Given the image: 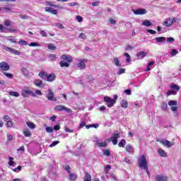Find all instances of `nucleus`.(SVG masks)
<instances>
[{
    "instance_id": "nucleus-55",
    "label": "nucleus",
    "mask_w": 181,
    "mask_h": 181,
    "mask_svg": "<svg viewBox=\"0 0 181 181\" xmlns=\"http://www.w3.org/2000/svg\"><path fill=\"white\" fill-rule=\"evenodd\" d=\"M58 144H60V141H55L49 145V148H53V146H56V145H57Z\"/></svg>"
},
{
    "instance_id": "nucleus-29",
    "label": "nucleus",
    "mask_w": 181,
    "mask_h": 181,
    "mask_svg": "<svg viewBox=\"0 0 181 181\" xmlns=\"http://www.w3.org/2000/svg\"><path fill=\"white\" fill-rule=\"evenodd\" d=\"M26 124L28 125V128H30V129H35L36 128V124L33 122H28Z\"/></svg>"
},
{
    "instance_id": "nucleus-48",
    "label": "nucleus",
    "mask_w": 181,
    "mask_h": 181,
    "mask_svg": "<svg viewBox=\"0 0 181 181\" xmlns=\"http://www.w3.org/2000/svg\"><path fill=\"white\" fill-rule=\"evenodd\" d=\"M18 45H21V46H28V42L23 40H21L18 42Z\"/></svg>"
},
{
    "instance_id": "nucleus-9",
    "label": "nucleus",
    "mask_w": 181,
    "mask_h": 181,
    "mask_svg": "<svg viewBox=\"0 0 181 181\" xmlns=\"http://www.w3.org/2000/svg\"><path fill=\"white\" fill-rule=\"evenodd\" d=\"M4 49L6 50V52H9L10 53H13V54H16L17 56H21V52L13 49V48H11V47H4Z\"/></svg>"
},
{
    "instance_id": "nucleus-37",
    "label": "nucleus",
    "mask_w": 181,
    "mask_h": 181,
    "mask_svg": "<svg viewBox=\"0 0 181 181\" xmlns=\"http://www.w3.org/2000/svg\"><path fill=\"white\" fill-rule=\"evenodd\" d=\"M96 145L100 148H105V146H107L106 143L99 142L98 141H96Z\"/></svg>"
},
{
    "instance_id": "nucleus-5",
    "label": "nucleus",
    "mask_w": 181,
    "mask_h": 181,
    "mask_svg": "<svg viewBox=\"0 0 181 181\" xmlns=\"http://www.w3.org/2000/svg\"><path fill=\"white\" fill-rule=\"evenodd\" d=\"M86 63H87V59H78L77 67L80 69V70H84V69H86Z\"/></svg>"
},
{
    "instance_id": "nucleus-1",
    "label": "nucleus",
    "mask_w": 181,
    "mask_h": 181,
    "mask_svg": "<svg viewBox=\"0 0 181 181\" xmlns=\"http://www.w3.org/2000/svg\"><path fill=\"white\" fill-rule=\"evenodd\" d=\"M139 168H144L146 173L149 175V168H148V162L146 161V158L145 156H141L139 159Z\"/></svg>"
},
{
    "instance_id": "nucleus-17",
    "label": "nucleus",
    "mask_w": 181,
    "mask_h": 181,
    "mask_svg": "<svg viewBox=\"0 0 181 181\" xmlns=\"http://www.w3.org/2000/svg\"><path fill=\"white\" fill-rule=\"evenodd\" d=\"M154 40H156V42L157 43H165V42H166V37H156Z\"/></svg>"
},
{
    "instance_id": "nucleus-59",
    "label": "nucleus",
    "mask_w": 181,
    "mask_h": 181,
    "mask_svg": "<svg viewBox=\"0 0 181 181\" xmlns=\"http://www.w3.org/2000/svg\"><path fill=\"white\" fill-rule=\"evenodd\" d=\"M79 37L81 39H83V40H86V39H87V37L86 36V34L81 33L80 35H79Z\"/></svg>"
},
{
    "instance_id": "nucleus-52",
    "label": "nucleus",
    "mask_w": 181,
    "mask_h": 181,
    "mask_svg": "<svg viewBox=\"0 0 181 181\" xmlns=\"http://www.w3.org/2000/svg\"><path fill=\"white\" fill-rule=\"evenodd\" d=\"M46 132H47L48 134H52V132H53V127H46Z\"/></svg>"
},
{
    "instance_id": "nucleus-58",
    "label": "nucleus",
    "mask_w": 181,
    "mask_h": 181,
    "mask_svg": "<svg viewBox=\"0 0 181 181\" xmlns=\"http://www.w3.org/2000/svg\"><path fill=\"white\" fill-rule=\"evenodd\" d=\"M110 169H111V165H107L105 167V173H108V172L110 171Z\"/></svg>"
},
{
    "instance_id": "nucleus-39",
    "label": "nucleus",
    "mask_w": 181,
    "mask_h": 181,
    "mask_svg": "<svg viewBox=\"0 0 181 181\" xmlns=\"http://www.w3.org/2000/svg\"><path fill=\"white\" fill-rule=\"evenodd\" d=\"M8 94L12 97H19L20 95L18 92H13V91L8 92Z\"/></svg>"
},
{
    "instance_id": "nucleus-8",
    "label": "nucleus",
    "mask_w": 181,
    "mask_h": 181,
    "mask_svg": "<svg viewBox=\"0 0 181 181\" xmlns=\"http://www.w3.org/2000/svg\"><path fill=\"white\" fill-rule=\"evenodd\" d=\"M55 111H66V112H71V109L65 107L64 105H57L55 107Z\"/></svg>"
},
{
    "instance_id": "nucleus-33",
    "label": "nucleus",
    "mask_w": 181,
    "mask_h": 181,
    "mask_svg": "<svg viewBox=\"0 0 181 181\" xmlns=\"http://www.w3.org/2000/svg\"><path fill=\"white\" fill-rule=\"evenodd\" d=\"M177 93L176 90H170L167 92V96L169 97V95H176Z\"/></svg>"
},
{
    "instance_id": "nucleus-36",
    "label": "nucleus",
    "mask_w": 181,
    "mask_h": 181,
    "mask_svg": "<svg viewBox=\"0 0 181 181\" xmlns=\"http://www.w3.org/2000/svg\"><path fill=\"white\" fill-rule=\"evenodd\" d=\"M6 128H13V122L12 120H9L8 122H6Z\"/></svg>"
},
{
    "instance_id": "nucleus-22",
    "label": "nucleus",
    "mask_w": 181,
    "mask_h": 181,
    "mask_svg": "<svg viewBox=\"0 0 181 181\" xmlns=\"http://www.w3.org/2000/svg\"><path fill=\"white\" fill-rule=\"evenodd\" d=\"M126 151L129 153H132L134 152V147H132V146L128 144L126 146Z\"/></svg>"
},
{
    "instance_id": "nucleus-31",
    "label": "nucleus",
    "mask_w": 181,
    "mask_h": 181,
    "mask_svg": "<svg viewBox=\"0 0 181 181\" xmlns=\"http://www.w3.org/2000/svg\"><path fill=\"white\" fill-rule=\"evenodd\" d=\"M83 181H91V175L88 173H86Z\"/></svg>"
},
{
    "instance_id": "nucleus-49",
    "label": "nucleus",
    "mask_w": 181,
    "mask_h": 181,
    "mask_svg": "<svg viewBox=\"0 0 181 181\" xmlns=\"http://www.w3.org/2000/svg\"><path fill=\"white\" fill-rule=\"evenodd\" d=\"M153 64H155V62H153V61L148 63V64L147 66V71H151V66H153Z\"/></svg>"
},
{
    "instance_id": "nucleus-34",
    "label": "nucleus",
    "mask_w": 181,
    "mask_h": 181,
    "mask_svg": "<svg viewBox=\"0 0 181 181\" xmlns=\"http://www.w3.org/2000/svg\"><path fill=\"white\" fill-rule=\"evenodd\" d=\"M121 106L122 108H128V102L127 100H122L121 101Z\"/></svg>"
},
{
    "instance_id": "nucleus-11",
    "label": "nucleus",
    "mask_w": 181,
    "mask_h": 181,
    "mask_svg": "<svg viewBox=\"0 0 181 181\" xmlns=\"http://www.w3.org/2000/svg\"><path fill=\"white\" fill-rule=\"evenodd\" d=\"M134 15H145L147 13V11L145 8H138L136 10H133Z\"/></svg>"
},
{
    "instance_id": "nucleus-32",
    "label": "nucleus",
    "mask_w": 181,
    "mask_h": 181,
    "mask_svg": "<svg viewBox=\"0 0 181 181\" xmlns=\"http://www.w3.org/2000/svg\"><path fill=\"white\" fill-rule=\"evenodd\" d=\"M69 180L74 181L76 179H77V175L76 174H73L71 173H69Z\"/></svg>"
},
{
    "instance_id": "nucleus-3",
    "label": "nucleus",
    "mask_w": 181,
    "mask_h": 181,
    "mask_svg": "<svg viewBox=\"0 0 181 181\" xmlns=\"http://www.w3.org/2000/svg\"><path fill=\"white\" fill-rule=\"evenodd\" d=\"M120 137L121 133L118 131H115L112 137H110V141H112L113 145H117L118 144V138Z\"/></svg>"
},
{
    "instance_id": "nucleus-28",
    "label": "nucleus",
    "mask_w": 181,
    "mask_h": 181,
    "mask_svg": "<svg viewBox=\"0 0 181 181\" xmlns=\"http://www.w3.org/2000/svg\"><path fill=\"white\" fill-rule=\"evenodd\" d=\"M171 88H173V90H175L174 91H176V93H177V91H179V90H180V87H179V86L173 83L170 86Z\"/></svg>"
},
{
    "instance_id": "nucleus-40",
    "label": "nucleus",
    "mask_w": 181,
    "mask_h": 181,
    "mask_svg": "<svg viewBox=\"0 0 181 181\" xmlns=\"http://www.w3.org/2000/svg\"><path fill=\"white\" fill-rule=\"evenodd\" d=\"M21 71L25 77H28V76H29V72L28 71V69L26 68H23L21 69Z\"/></svg>"
},
{
    "instance_id": "nucleus-4",
    "label": "nucleus",
    "mask_w": 181,
    "mask_h": 181,
    "mask_svg": "<svg viewBox=\"0 0 181 181\" xmlns=\"http://www.w3.org/2000/svg\"><path fill=\"white\" fill-rule=\"evenodd\" d=\"M104 101H105L106 105H107V107H114V104H115L117 103V101L115 100L112 99L111 98H110L108 96L105 97Z\"/></svg>"
},
{
    "instance_id": "nucleus-13",
    "label": "nucleus",
    "mask_w": 181,
    "mask_h": 181,
    "mask_svg": "<svg viewBox=\"0 0 181 181\" xmlns=\"http://www.w3.org/2000/svg\"><path fill=\"white\" fill-rule=\"evenodd\" d=\"M15 13V11L11 7H2L1 13Z\"/></svg>"
},
{
    "instance_id": "nucleus-16",
    "label": "nucleus",
    "mask_w": 181,
    "mask_h": 181,
    "mask_svg": "<svg viewBox=\"0 0 181 181\" xmlns=\"http://www.w3.org/2000/svg\"><path fill=\"white\" fill-rule=\"evenodd\" d=\"M45 11L52 13V15H57V10L54 9L53 8L45 7Z\"/></svg>"
},
{
    "instance_id": "nucleus-23",
    "label": "nucleus",
    "mask_w": 181,
    "mask_h": 181,
    "mask_svg": "<svg viewBox=\"0 0 181 181\" xmlns=\"http://www.w3.org/2000/svg\"><path fill=\"white\" fill-rule=\"evenodd\" d=\"M125 145H127V141L125 139H122L118 144L119 148H124Z\"/></svg>"
},
{
    "instance_id": "nucleus-45",
    "label": "nucleus",
    "mask_w": 181,
    "mask_h": 181,
    "mask_svg": "<svg viewBox=\"0 0 181 181\" xmlns=\"http://www.w3.org/2000/svg\"><path fill=\"white\" fill-rule=\"evenodd\" d=\"M179 53V51L177 49H173L171 50V56L172 57H174V56H176Z\"/></svg>"
},
{
    "instance_id": "nucleus-57",
    "label": "nucleus",
    "mask_w": 181,
    "mask_h": 181,
    "mask_svg": "<svg viewBox=\"0 0 181 181\" xmlns=\"http://www.w3.org/2000/svg\"><path fill=\"white\" fill-rule=\"evenodd\" d=\"M40 33L42 37H47V33H46V31L41 30Z\"/></svg>"
},
{
    "instance_id": "nucleus-24",
    "label": "nucleus",
    "mask_w": 181,
    "mask_h": 181,
    "mask_svg": "<svg viewBox=\"0 0 181 181\" xmlns=\"http://www.w3.org/2000/svg\"><path fill=\"white\" fill-rule=\"evenodd\" d=\"M59 66L61 67H69L70 64L69 62H66V61H62L59 62Z\"/></svg>"
},
{
    "instance_id": "nucleus-21",
    "label": "nucleus",
    "mask_w": 181,
    "mask_h": 181,
    "mask_svg": "<svg viewBox=\"0 0 181 181\" xmlns=\"http://www.w3.org/2000/svg\"><path fill=\"white\" fill-rule=\"evenodd\" d=\"M56 79V76L54 74H51L47 76V81H54Z\"/></svg>"
},
{
    "instance_id": "nucleus-26",
    "label": "nucleus",
    "mask_w": 181,
    "mask_h": 181,
    "mask_svg": "<svg viewBox=\"0 0 181 181\" xmlns=\"http://www.w3.org/2000/svg\"><path fill=\"white\" fill-rule=\"evenodd\" d=\"M4 37H6V40L11 42V43H16V40H15V38L13 36H6Z\"/></svg>"
},
{
    "instance_id": "nucleus-64",
    "label": "nucleus",
    "mask_w": 181,
    "mask_h": 181,
    "mask_svg": "<svg viewBox=\"0 0 181 181\" xmlns=\"http://www.w3.org/2000/svg\"><path fill=\"white\" fill-rule=\"evenodd\" d=\"M83 127H86V122H81L79 124L78 129L83 128Z\"/></svg>"
},
{
    "instance_id": "nucleus-27",
    "label": "nucleus",
    "mask_w": 181,
    "mask_h": 181,
    "mask_svg": "<svg viewBox=\"0 0 181 181\" xmlns=\"http://www.w3.org/2000/svg\"><path fill=\"white\" fill-rule=\"evenodd\" d=\"M86 129H90V128H98L100 125L98 124H88L85 126Z\"/></svg>"
},
{
    "instance_id": "nucleus-12",
    "label": "nucleus",
    "mask_w": 181,
    "mask_h": 181,
    "mask_svg": "<svg viewBox=\"0 0 181 181\" xmlns=\"http://www.w3.org/2000/svg\"><path fill=\"white\" fill-rule=\"evenodd\" d=\"M61 59L64 60V62H67V63H71V62H73V57L71 55L62 54Z\"/></svg>"
},
{
    "instance_id": "nucleus-42",
    "label": "nucleus",
    "mask_w": 181,
    "mask_h": 181,
    "mask_svg": "<svg viewBox=\"0 0 181 181\" xmlns=\"http://www.w3.org/2000/svg\"><path fill=\"white\" fill-rule=\"evenodd\" d=\"M124 56H125V57H127L126 62L127 63H129V62H131V56L129 55V54L127 52H125L124 54Z\"/></svg>"
},
{
    "instance_id": "nucleus-35",
    "label": "nucleus",
    "mask_w": 181,
    "mask_h": 181,
    "mask_svg": "<svg viewBox=\"0 0 181 181\" xmlns=\"http://www.w3.org/2000/svg\"><path fill=\"white\" fill-rule=\"evenodd\" d=\"M9 162H8V165L9 166H15V165H16V163L13 161V157H9Z\"/></svg>"
},
{
    "instance_id": "nucleus-63",
    "label": "nucleus",
    "mask_w": 181,
    "mask_h": 181,
    "mask_svg": "<svg viewBox=\"0 0 181 181\" xmlns=\"http://www.w3.org/2000/svg\"><path fill=\"white\" fill-rule=\"evenodd\" d=\"M13 139V137L12 136V134H8L7 136V141H8L9 142H11V141H12Z\"/></svg>"
},
{
    "instance_id": "nucleus-50",
    "label": "nucleus",
    "mask_w": 181,
    "mask_h": 181,
    "mask_svg": "<svg viewBox=\"0 0 181 181\" xmlns=\"http://www.w3.org/2000/svg\"><path fill=\"white\" fill-rule=\"evenodd\" d=\"M3 74H4V76H6L8 78H13V75L12 74L4 72Z\"/></svg>"
},
{
    "instance_id": "nucleus-51",
    "label": "nucleus",
    "mask_w": 181,
    "mask_h": 181,
    "mask_svg": "<svg viewBox=\"0 0 181 181\" xmlns=\"http://www.w3.org/2000/svg\"><path fill=\"white\" fill-rule=\"evenodd\" d=\"M114 62L116 66H118V67H121V64L119 63V60H118V58H115Z\"/></svg>"
},
{
    "instance_id": "nucleus-46",
    "label": "nucleus",
    "mask_w": 181,
    "mask_h": 181,
    "mask_svg": "<svg viewBox=\"0 0 181 181\" xmlns=\"http://www.w3.org/2000/svg\"><path fill=\"white\" fill-rule=\"evenodd\" d=\"M103 155H105V156H110L111 155V152H110V150L108 149H105L103 150Z\"/></svg>"
},
{
    "instance_id": "nucleus-44",
    "label": "nucleus",
    "mask_w": 181,
    "mask_h": 181,
    "mask_svg": "<svg viewBox=\"0 0 181 181\" xmlns=\"http://www.w3.org/2000/svg\"><path fill=\"white\" fill-rule=\"evenodd\" d=\"M49 57H50L52 62H56L57 59V57H56V54H51L49 55Z\"/></svg>"
},
{
    "instance_id": "nucleus-10",
    "label": "nucleus",
    "mask_w": 181,
    "mask_h": 181,
    "mask_svg": "<svg viewBox=\"0 0 181 181\" xmlns=\"http://www.w3.org/2000/svg\"><path fill=\"white\" fill-rule=\"evenodd\" d=\"M0 69L3 70V71H8L11 69L9 64L5 62H0Z\"/></svg>"
},
{
    "instance_id": "nucleus-43",
    "label": "nucleus",
    "mask_w": 181,
    "mask_h": 181,
    "mask_svg": "<svg viewBox=\"0 0 181 181\" xmlns=\"http://www.w3.org/2000/svg\"><path fill=\"white\" fill-rule=\"evenodd\" d=\"M23 134L25 136H32V133H30V131H29L28 129L24 130Z\"/></svg>"
},
{
    "instance_id": "nucleus-47",
    "label": "nucleus",
    "mask_w": 181,
    "mask_h": 181,
    "mask_svg": "<svg viewBox=\"0 0 181 181\" xmlns=\"http://www.w3.org/2000/svg\"><path fill=\"white\" fill-rule=\"evenodd\" d=\"M47 47L49 49V50H56L57 49L56 46L53 45L52 44H48Z\"/></svg>"
},
{
    "instance_id": "nucleus-6",
    "label": "nucleus",
    "mask_w": 181,
    "mask_h": 181,
    "mask_svg": "<svg viewBox=\"0 0 181 181\" xmlns=\"http://www.w3.org/2000/svg\"><path fill=\"white\" fill-rule=\"evenodd\" d=\"M157 141L160 142L161 145H163L164 146H167V148H172V146L175 145V142L169 141L168 140L159 139V140H157Z\"/></svg>"
},
{
    "instance_id": "nucleus-20",
    "label": "nucleus",
    "mask_w": 181,
    "mask_h": 181,
    "mask_svg": "<svg viewBox=\"0 0 181 181\" xmlns=\"http://www.w3.org/2000/svg\"><path fill=\"white\" fill-rule=\"evenodd\" d=\"M145 56H146V52H145L144 51H141L137 53V57H138L139 60L142 59L144 57H145Z\"/></svg>"
},
{
    "instance_id": "nucleus-56",
    "label": "nucleus",
    "mask_w": 181,
    "mask_h": 181,
    "mask_svg": "<svg viewBox=\"0 0 181 181\" xmlns=\"http://www.w3.org/2000/svg\"><path fill=\"white\" fill-rule=\"evenodd\" d=\"M168 43H173L175 42V38L170 37L167 38Z\"/></svg>"
},
{
    "instance_id": "nucleus-2",
    "label": "nucleus",
    "mask_w": 181,
    "mask_h": 181,
    "mask_svg": "<svg viewBox=\"0 0 181 181\" xmlns=\"http://www.w3.org/2000/svg\"><path fill=\"white\" fill-rule=\"evenodd\" d=\"M21 95L22 97H24V98H28L29 95H31L32 97H36V93H33V91L29 88H25L22 90Z\"/></svg>"
},
{
    "instance_id": "nucleus-60",
    "label": "nucleus",
    "mask_w": 181,
    "mask_h": 181,
    "mask_svg": "<svg viewBox=\"0 0 181 181\" xmlns=\"http://www.w3.org/2000/svg\"><path fill=\"white\" fill-rule=\"evenodd\" d=\"M124 73H125V69L120 68L119 69V71L117 72V74L121 75V74H124Z\"/></svg>"
},
{
    "instance_id": "nucleus-38",
    "label": "nucleus",
    "mask_w": 181,
    "mask_h": 181,
    "mask_svg": "<svg viewBox=\"0 0 181 181\" xmlns=\"http://www.w3.org/2000/svg\"><path fill=\"white\" fill-rule=\"evenodd\" d=\"M168 105L170 107L176 106V105H177V101H176V100H170L168 102Z\"/></svg>"
},
{
    "instance_id": "nucleus-18",
    "label": "nucleus",
    "mask_w": 181,
    "mask_h": 181,
    "mask_svg": "<svg viewBox=\"0 0 181 181\" xmlns=\"http://www.w3.org/2000/svg\"><path fill=\"white\" fill-rule=\"evenodd\" d=\"M158 153L162 158H166V156H168V154L162 148H158Z\"/></svg>"
},
{
    "instance_id": "nucleus-53",
    "label": "nucleus",
    "mask_w": 181,
    "mask_h": 181,
    "mask_svg": "<svg viewBox=\"0 0 181 181\" xmlns=\"http://www.w3.org/2000/svg\"><path fill=\"white\" fill-rule=\"evenodd\" d=\"M3 119L5 122H8L11 121V117H9V116H8V115H4L3 117Z\"/></svg>"
},
{
    "instance_id": "nucleus-54",
    "label": "nucleus",
    "mask_w": 181,
    "mask_h": 181,
    "mask_svg": "<svg viewBox=\"0 0 181 181\" xmlns=\"http://www.w3.org/2000/svg\"><path fill=\"white\" fill-rule=\"evenodd\" d=\"M30 47H40V45L37 42H31L28 45Z\"/></svg>"
},
{
    "instance_id": "nucleus-14",
    "label": "nucleus",
    "mask_w": 181,
    "mask_h": 181,
    "mask_svg": "<svg viewBox=\"0 0 181 181\" xmlns=\"http://www.w3.org/2000/svg\"><path fill=\"white\" fill-rule=\"evenodd\" d=\"M156 181H168V177L164 175H156Z\"/></svg>"
},
{
    "instance_id": "nucleus-61",
    "label": "nucleus",
    "mask_w": 181,
    "mask_h": 181,
    "mask_svg": "<svg viewBox=\"0 0 181 181\" xmlns=\"http://www.w3.org/2000/svg\"><path fill=\"white\" fill-rule=\"evenodd\" d=\"M76 18L77 19L78 22L79 23L83 22V17H81V16H76Z\"/></svg>"
},
{
    "instance_id": "nucleus-62",
    "label": "nucleus",
    "mask_w": 181,
    "mask_h": 181,
    "mask_svg": "<svg viewBox=\"0 0 181 181\" xmlns=\"http://www.w3.org/2000/svg\"><path fill=\"white\" fill-rule=\"evenodd\" d=\"M55 26H56L57 28H58L59 29H64V26H63V25H62V23H57V24L55 25Z\"/></svg>"
},
{
    "instance_id": "nucleus-15",
    "label": "nucleus",
    "mask_w": 181,
    "mask_h": 181,
    "mask_svg": "<svg viewBox=\"0 0 181 181\" xmlns=\"http://www.w3.org/2000/svg\"><path fill=\"white\" fill-rule=\"evenodd\" d=\"M163 26H165V28H169L173 25V23L170 18H168L163 23Z\"/></svg>"
},
{
    "instance_id": "nucleus-25",
    "label": "nucleus",
    "mask_w": 181,
    "mask_h": 181,
    "mask_svg": "<svg viewBox=\"0 0 181 181\" xmlns=\"http://www.w3.org/2000/svg\"><path fill=\"white\" fill-rule=\"evenodd\" d=\"M39 76L40 77V78H42V80H47V74L46 72L41 71L39 74Z\"/></svg>"
},
{
    "instance_id": "nucleus-30",
    "label": "nucleus",
    "mask_w": 181,
    "mask_h": 181,
    "mask_svg": "<svg viewBox=\"0 0 181 181\" xmlns=\"http://www.w3.org/2000/svg\"><path fill=\"white\" fill-rule=\"evenodd\" d=\"M142 25H143V26L149 27V26H152V23H151L148 20H145L143 21Z\"/></svg>"
},
{
    "instance_id": "nucleus-7",
    "label": "nucleus",
    "mask_w": 181,
    "mask_h": 181,
    "mask_svg": "<svg viewBox=\"0 0 181 181\" xmlns=\"http://www.w3.org/2000/svg\"><path fill=\"white\" fill-rule=\"evenodd\" d=\"M47 100L49 101H57L56 98L54 97V93H53V90L52 89H48V93L47 95Z\"/></svg>"
},
{
    "instance_id": "nucleus-41",
    "label": "nucleus",
    "mask_w": 181,
    "mask_h": 181,
    "mask_svg": "<svg viewBox=\"0 0 181 181\" xmlns=\"http://www.w3.org/2000/svg\"><path fill=\"white\" fill-rule=\"evenodd\" d=\"M161 108L163 111H166V110H168V103H166V102H163L161 104Z\"/></svg>"
},
{
    "instance_id": "nucleus-19",
    "label": "nucleus",
    "mask_w": 181,
    "mask_h": 181,
    "mask_svg": "<svg viewBox=\"0 0 181 181\" xmlns=\"http://www.w3.org/2000/svg\"><path fill=\"white\" fill-rule=\"evenodd\" d=\"M34 84L37 87H42L43 86V81L40 79H35L34 80Z\"/></svg>"
}]
</instances>
